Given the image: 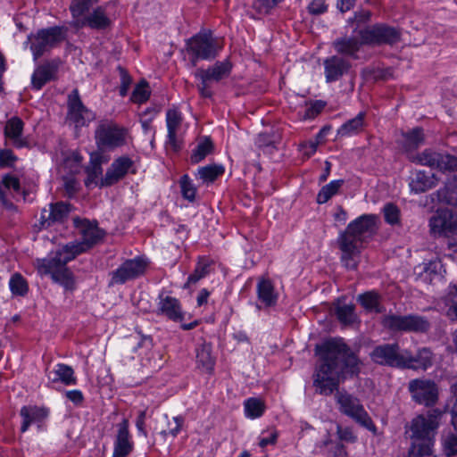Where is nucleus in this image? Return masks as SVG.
<instances>
[{"mask_svg":"<svg viewBox=\"0 0 457 457\" xmlns=\"http://www.w3.org/2000/svg\"><path fill=\"white\" fill-rule=\"evenodd\" d=\"M320 361L313 373V386L317 394L330 395L335 391L339 411L351 418L360 426L376 434L377 427L370 414L356 396L338 391L339 384L346 374L357 376L361 361L343 338H331L316 346Z\"/></svg>","mask_w":457,"mask_h":457,"instance_id":"obj_1","label":"nucleus"},{"mask_svg":"<svg viewBox=\"0 0 457 457\" xmlns=\"http://www.w3.org/2000/svg\"><path fill=\"white\" fill-rule=\"evenodd\" d=\"M441 411L430 410L425 414L418 415L411 425V447L408 457L431 456L434 453L435 436L439 427Z\"/></svg>","mask_w":457,"mask_h":457,"instance_id":"obj_2","label":"nucleus"},{"mask_svg":"<svg viewBox=\"0 0 457 457\" xmlns=\"http://www.w3.org/2000/svg\"><path fill=\"white\" fill-rule=\"evenodd\" d=\"M221 49L222 45L211 32H199L186 40V51L193 67L200 60L215 59Z\"/></svg>","mask_w":457,"mask_h":457,"instance_id":"obj_3","label":"nucleus"},{"mask_svg":"<svg viewBox=\"0 0 457 457\" xmlns=\"http://www.w3.org/2000/svg\"><path fill=\"white\" fill-rule=\"evenodd\" d=\"M129 129L112 120H101L95 131L98 150L112 151L128 144Z\"/></svg>","mask_w":457,"mask_h":457,"instance_id":"obj_4","label":"nucleus"},{"mask_svg":"<svg viewBox=\"0 0 457 457\" xmlns=\"http://www.w3.org/2000/svg\"><path fill=\"white\" fill-rule=\"evenodd\" d=\"M73 225L81 240L69 244L74 249L75 253L79 255L92 248L104 237V232L98 228L96 220L90 221L87 219L75 217L73 218Z\"/></svg>","mask_w":457,"mask_h":457,"instance_id":"obj_5","label":"nucleus"},{"mask_svg":"<svg viewBox=\"0 0 457 457\" xmlns=\"http://www.w3.org/2000/svg\"><path fill=\"white\" fill-rule=\"evenodd\" d=\"M382 325L393 332L427 333L430 329L428 319L418 314H387L383 317Z\"/></svg>","mask_w":457,"mask_h":457,"instance_id":"obj_6","label":"nucleus"},{"mask_svg":"<svg viewBox=\"0 0 457 457\" xmlns=\"http://www.w3.org/2000/svg\"><path fill=\"white\" fill-rule=\"evenodd\" d=\"M232 71V63L228 60L216 62L212 66L207 69H198L195 72V77L200 79L197 89L202 97L211 98L212 92L211 90L212 82H219L228 78Z\"/></svg>","mask_w":457,"mask_h":457,"instance_id":"obj_7","label":"nucleus"},{"mask_svg":"<svg viewBox=\"0 0 457 457\" xmlns=\"http://www.w3.org/2000/svg\"><path fill=\"white\" fill-rule=\"evenodd\" d=\"M358 35L366 45H395L401 40L400 29L385 23L368 26L359 30Z\"/></svg>","mask_w":457,"mask_h":457,"instance_id":"obj_8","label":"nucleus"},{"mask_svg":"<svg viewBox=\"0 0 457 457\" xmlns=\"http://www.w3.org/2000/svg\"><path fill=\"white\" fill-rule=\"evenodd\" d=\"M78 255L71 245L67 244L56 252L51 253L46 258L37 259L35 266L40 275H50L67 268V263Z\"/></svg>","mask_w":457,"mask_h":457,"instance_id":"obj_9","label":"nucleus"},{"mask_svg":"<svg viewBox=\"0 0 457 457\" xmlns=\"http://www.w3.org/2000/svg\"><path fill=\"white\" fill-rule=\"evenodd\" d=\"M363 243L360 237H356L347 228L340 233L337 244L342 252L341 260L345 266L348 269L355 270L357 268V262L355 258L360 254L363 247Z\"/></svg>","mask_w":457,"mask_h":457,"instance_id":"obj_10","label":"nucleus"},{"mask_svg":"<svg viewBox=\"0 0 457 457\" xmlns=\"http://www.w3.org/2000/svg\"><path fill=\"white\" fill-rule=\"evenodd\" d=\"M63 39L64 29L61 27L54 26L38 30L30 46L34 59H38Z\"/></svg>","mask_w":457,"mask_h":457,"instance_id":"obj_11","label":"nucleus"},{"mask_svg":"<svg viewBox=\"0 0 457 457\" xmlns=\"http://www.w3.org/2000/svg\"><path fill=\"white\" fill-rule=\"evenodd\" d=\"M411 162L438 169L441 171L457 170V157L448 154H442L425 149L422 153L410 157Z\"/></svg>","mask_w":457,"mask_h":457,"instance_id":"obj_12","label":"nucleus"},{"mask_svg":"<svg viewBox=\"0 0 457 457\" xmlns=\"http://www.w3.org/2000/svg\"><path fill=\"white\" fill-rule=\"evenodd\" d=\"M148 262L142 257L128 259L111 273V284L122 285L145 273Z\"/></svg>","mask_w":457,"mask_h":457,"instance_id":"obj_13","label":"nucleus"},{"mask_svg":"<svg viewBox=\"0 0 457 457\" xmlns=\"http://www.w3.org/2000/svg\"><path fill=\"white\" fill-rule=\"evenodd\" d=\"M408 389L413 401L419 404L430 407L438 400L437 386L430 379H412L409 382Z\"/></svg>","mask_w":457,"mask_h":457,"instance_id":"obj_14","label":"nucleus"},{"mask_svg":"<svg viewBox=\"0 0 457 457\" xmlns=\"http://www.w3.org/2000/svg\"><path fill=\"white\" fill-rule=\"evenodd\" d=\"M371 360L379 365L403 369V350L397 343L383 344L376 346L370 353Z\"/></svg>","mask_w":457,"mask_h":457,"instance_id":"obj_15","label":"nucleus"},{"mask_svg":"<svg viewBox=\"0 0 457 457\" xmlns=\"http://www.w3.org/2000/svg\"><path fill=\"white\" fill-rule=\"evenodd\" d=\"M430 230L441 237L457 235V212L449 209L438 211L429 220Z\"/></svg>","mask_w":457,"mask_h":457,"instance_id":"obj_16","label":"nucleus"},{"mask_svg":"<svg viewBox=\"0 0 457 457\" xmlns=\"http://www.w3.org/2000/svg\"><path fill=\"white\" fill-rule=\"evenodd\" d=\"M72 206L69 203L56 202L49 204L48 209H43L40 216V223L47 228L55 224H63L69 218Z\"/></svg>","mask_w":457,"mask_h":457,"instance_id":"obj_17","label":"nucleus"},{"mask_svg":"<svg viewBox=\"0 0 457 457\" xmlns=\"http://www.w3.org/2000/svg\"><path fill=\"white\" fill-rule=\"evenodd\" d=\"M158 300L155 311L158 316L165 317L174 322H180L184 320L185 313L179 299L161 292Z\"/></svg>","mask_w":457,"mask_h":457,"instance_id":"obj_18","label":"nucleus"},{"mask_svg":"<svg viewBox=\"0 0 457 457\" xmlns=\"http://www.w3.org/2000/svg\"><path fill=\"white\" fill-rule=\"evenodd\" d=\"M69 120L76 126H85L93 119L91 112L83 104L78 89H74L68 96V114Z\"/></svg>","mask_w":457,"mask_h":457,"instance_id":"obj_19","label":"nucleus"},{"mask_svg":"<svg viewBox=\"0 0 457 457\" xmlns=\"http://www.w3.org/2000/svg\"><path fill=\"white\" fill-rule=\"evenodd\" d=\"M134 162L129 156L123 155L115 159L102 178L100 187H111L121 180L133 167Z\"/></svg>","mask_w":457,"mask_h":457,"instance_id":"obj_20","label":"nucleus"},{"mask_svg":"<svg viewBox=\"0 0 457 457\" xmlns=\"http://www.w3.org/2000/svg\"><path fill=\"white\" fill-rule=\"evenodd\" d=\"M325 79L328 83L339 80L352 68L351 62L340 55H332L323 62Z\"/></svg>","mask_w":457,"mask_h":457,"instance_id":"obj_21","label":"nucleus"},{"mask_svg":"<svg viewBox=\"0 0 457 457\" xmlns=\"http://www.w3.org/2000/svg\"><path fill=\"white\" fill-rule=\"evenodd\" d=\"M129 427V423L127 419H123L117 425V435L114 441L112 457H128L132 453L134 443L131 440Z\"/></svg>","mask_w":457,"mask_h":457,"instance_id":"obj_22","label":"nucleus"},{"mask_svg":"<svg viewBox=\"0 0 457 457\" xmlns=\"http://www.w3.org/2000/svg\"><path fill=\"white\" fill-rule=\"evenodd\" d=\"M433 358L434 354L428 347L420 348L415 355L408 350H403V369L426 370L433 365Z\"/></svg>","mask_w":457,"mask_h":457,"instance_id":"obj_23","label":"nucleus"},{"mask_svg":"<svg viewBox=\"0 0 457 457\" xmlns=\"http://www.w3.org/2000/svg\"><path fill=\"white\" fill-rule=\"evenodd\" d=\"M376 216L372 214H363L354 220L351 221L346 228L366 242L371 237L377 230Z\"/></svg>","mask_w":457,"mask_h":457,"instance_id":"obj_24","label":"nucleus"},{"mask_svg":"<svg viewBox=\"0 0 457 457\" xmlns=\"http://www.w3.org/2000/svg\"><path fill=\"white\" fill-rule=\"evenodd\" d=\"M24 122L18 117H12L6 121L4 126L5 145L7 140L15 148H23L29 146V141L22 137Z\"/></svg>","mask_w":457,"mask_h":457,"instance_id":"obj_25","label":"nucleus"},{"mask_svg":"<svg viewBox=\"0 0 457 457\" xmlns=\"http://www.w3.org/2000/svg\"><path fill=\"white\" fill-rule=\"evenodd\" d=\"M58 69L59 63L56 61H51L38 66L31 77L33 88L40 90L46 83L55 80Z\"/></svg>","mask_w":457,"mask_h":457,"instance_id":"obj_26","label":"nucleus"},{"mask_svg":"<svg viewBox=\"0 0 457 457\" xmlns=\"http://www.w3.org/2000/svg\"><path fill=\"white\" fill-rule=\"evenodd\" d=\"M73 25L78 29L87 26L93 29L103 30L111 25V20L107 17L104 9L99 6L82 19L75 21Z\"/></svg>","mask_w":457,"mask_h":457,"instance_id":"obj_27","label":"nucleus"},{"mask_svg":"<svg viewBox=\"0 0 457 457\" xmlns=\"http://www.w3.org/2000/svg\"><path fill=\"white\" fill-rule=\"evenodd\" d=\"M48 410L37 405H25L21 407L20 415L22 419L21 432H26L33 423H41L48 416Z\"/></svg>","mask_w":457,"mask_h":457,"instance_id":"obj_28","label":"nucleus"},{"mask_svg":"<svg viewBox=\"0 0 457 457\" xmlns=\"http://www.w3.org/2000/svg\"><path fill=\"white\" fill-rule=\"evenodd\" d=\"M362 45H365L362 43V39H358L355 37H343L333 42V47L338 54L353 59L358 58L357 54Z\"/></svg>","mask_w":457,"mask_h":457,"instance_id":"obj_29","label":"nucleus"},{"mask_svg":"<svg viewBox=\"0 0 457 457\" xmlns=\"http://www.w3.org/2000/svg\"><path fill=\"white\" fill-rule=\"evenodd\" d=\"M46 375L52 383L62 382L65 386H72L77 383L73 369L63 363L57 364L53 370H49V369L46 368Z\"/></svg>","mask_w":457,"mask_h":457,"instance_id":"obj_30","label":"nucleus"},{"mask_svg":"<svg viewBox=\"0 0 457 457\" xmlns=\"http://www.w3.org/2000/svg\"><path fill=\"white\" fill-rule=\"evenodd\" d=\"M425 140L423 129L420 127L402 132L401 139L398 140L399 145L406 153H411L419 148Z\"/></svg>","mask_w":457,"mask_h":457,"instance_id":"obj_31","label":"nucleus"},{"mask_svg":"<svg viewBox=\"0 0 457 457\" xmlns=\"http://www.w3.org/2000/svg\"><path fill=\"white\" fill-rule=\"evenodd\" d=\"M166 123L168 129V143L174 151L179 149L177 139V133L182 123V115L177 109H169L166 113Z\"/></svg>","mask_w":457,"mask_h":457,"instance_id":"obj_32","label":"nucleus"},{"mask_svg":"<svg viewBox=\"0 0 457 457\" xmlns=\"http://www.w3.org/2000/svg\"><path fill=\"white\" fill-rule=\"evenodd\" d=\"M11 189L15 193H19L21 191L20 179L12 174H5L0 181V202L7 210H12L15 208L14 204L7 195V190Z\"/></svg>","mask_w":457,"mask_h":457,"instance_id":"obj_33","label":"nucleus"},{"mask_svg":"<svg viewBox=\"0 0 457 457\" xmlns=\"http://www.w3.org/2000/svg\"><path fill=\"white\" fill-rule=\"evenodd\" d=\"M258 300L265 306L271 307L276 305L278 294L275 292L274 286L270 279H261L256 287Z\"/></svg>","mask_w":457,"mask_h":457,"instance_id":"obj_34","label":"nucleus"},{"mask_svg":"<svg viewBox=\"0 0 457 457\" xmlns=\"http://www.w3.org/2000/svg\"><path fill=\"white\" fill-rule=\"evenodd\" d=\"M436 195L439 202L457 206V174L449 177L445 187L440 188Z\"/></svg>","mask_w":457,"mask_h":457,"instance_id":"obj_35","label":"nucleus"},{"mask_svg":"<svg viewBox=\"0 0 457 457\" xmlns=\"http://www.w3.org/2000/svg\"><path fill=\"white\" fill-rule=\"evenodd\" d=\"M365 117L364 112H359L354 118L345 122L337 129V136L341 137H352L361 133L365 128Z\"/></svg>","mask_w":457,"mask_h":457,"instance_id":"obj_36","label":"nucleus"},{"mask_svg":"<svg viewBox=\"0 0 457 457\" xmlns=\"http://www.w3.org/2000/svg\"><path fill=\"white\" fill-rule=\"evenodd\" d=\"M439 179L435 174H427L425 171H417L411 179L410 187L415 193H422L435 187Z\"/></svg>","mask_w":457,"mask_h":457,"instance_id":"obj_37","label":"nucleus"},{"mask_svg":"<svg viewBox=\"0 0 457 457\" xmlns=\"http://www.w3.org/2000/svg\"><path fill=\"white\" fill-rule=\"evenodd\" d=\"M335 314L338 321L344 326H351L359 322L353 303L347 304L338 300L335 307Z\"/></svg>","mask_w":457,"mask_h":457,"instance_id":"obj_38","label":"nucleus"},{"mask_svg":"<svg viewBox=\"0 0 457 457\" xmlns=\"http://www.w3.org/2000/svg\"><path fill=\"white\" fill-rule=\"evenodd\" d=\"M196 362L206 372H212L214 367V359L212 356V346L202 344L196 348Z\"/></svg>","mask_w":457,"mask_h":457,"instance_id":"obj_39","label":"nucleus"},{"mask_svg":"<svg viewBox=\"0 0 457 457\" xmlns=\"http://www.w3.org/2000/svg\"><path fill=\"white\" fill-rule=\"evenodd\" d=\"M54 282L61 285L66 290L72 291L75 289V278L71 270L67 267L54 273L50 274Z\"/></svg>","mask_w":457,"mask_h":457,"instance_id":"obj_40","label":"nucleus"},{"mask_svg":"<svg viewBox=\"0 0 457 457\" xmlns=\"http://www.w3.org/2000/svg\"><path fill=\"white\" fill-rule=\"evenodd\" d=\"M225 169L220 164H210L199 168L198 175L204 183H212L219 177L223 175Z\"/></svg>","mask_w":457,"mask_h":457,"instance_id":"obj_41","label":"nucleus"},{"mask_svg":"<svg viewBox=\"0 0 457 457\" xmlns=\"http://www.w3.org/2000/svg\"><path fill=\"white\" fill-rule=\"evenodd\" d=\"M360 303L364 309L370 312L379 313L382 312L380 308V295L375 291L366 292L358 297Z\"/></svg>","mask_w":457,"mask_h":457,"instance_id":"obj_42","label":"nucleus"},{"mask_svg":"<svg viewBox=\"0 0 457 457\" xmlns=\"http://www.w3.org/2000/svg\"><path fill=\"white\" fill-rule=\"evenodd\" d=\"M344 183L345 181L343 179H337L322 187L317 195L318 204H321L327 203L330 198L338 193Z\"/></svg>","mask_w":457,"mask_h":457,"instance_id":"obj_43","label":"nucleus"},{"mask_svg":"<svg viewBox=\"0 0 457 457\" xmlns=\"http://www.w3.org/2000/svg\"><path fill=\"white\" fill-rule=\"evenodd\" d=\"M245 412L248 418L256 419L261 417L265 411L264 403L258 398L251 397L245 402Z\"/></svg>","mask_w":457,"mask_h":457,"instance_id":"obj_44","label":"nucleus"},{"mask_svg":"<svg viewBox=\"0 0 457 457\" xmlns=\"http://www.w3.org/2000/svg\"><path fill=\"white\" fill-rule=\"evenodd\" d=\"M213 151V144L210 138L200 142L193 151L190 161L192 163H198Z\"/></svg>","mask_w":457,"mask_h":457,"instance_id":"obj_45","label":"nucleus"},{"mask_svg":"<svg viewBox=\"0 0 457 457\" xmlns=\"http://www.w3.org/2000/svg\"><path fill=\"white\" fill-rule=\"evenodd\" d=\"M209 262L205 259L201 258L193 273L188 276L184 287H189L191 285L195 284L200 279L204 278L209 273Z\"/></svg>","mask_w":457,"mask_h":457,"instance_id":"obj_46","label":"nucleus"},{"mask_svg":"<svg viewBox=\"0 0 457 457\" xmlns=\"http://www.w3.org/2000/svg\"><path fill=\"white\" fill-rule=\"evenodd\" d=\"M9 287L11 292L15 295L24 296L29 291L27 280L18 272L12 275L9 281Z\"/></svg>","mask_w":457,"mask_h":457,"instance_id":"obj_47","label":"nucleus"},{"mask_svg":"<svg viewBox=\"0 0 457 457\" xmlns=\"http://www.w3.org/2000/svg\"><path fill=\"white\" fill-rule=\"evenodd\" d=\"M93 4L94 3L90 0H72L70 11L72 17L77 21L78 19H82Z\"/></svg>","mask_w":457,"mask_h":457,"instance_id":"obj_48","label":"nucleus"},{"mask_svg":"<svg viewBox=\"0 0 457 457\" xmlns=\"http://www.w3.org/2000/svg\"><path fill=\"white\" fill-rule=\"evenodd\" d=\"M150 90L148 83L145 80L140 81L134 88L131 95V101L136 104H142L148 100Z\"/></svg>","mask_w":457,"mask_h":457,"instance_id":"obj_49","label":"nucleus"},{"mask_svg":"<svg viewBox=\"0 0 457 457\" xmlns=\"http://www.w3.org/2000/svg\"><path fill=\"white\" fill-rule=\"evenodd\" d=\"M443 451L447 457L457 455V432H449L443 438Z\"/></svg>","mask_w":457,"mask_h":457,"instance_id":"obj_50","label":"nucleus"},{"mask_svg":"<svg viewBox=\"0 0 457 457\" xmlns=\"http://www.w3.org/2000/svg\"><path fill=\"white\" fill-rule=\"evenodd\" d=\"M328 130V129H327L326 128H324L318 133L315 140L304 141L300 144V149L303 151V154L305 155L310 157L317 151L320 140L323 137V136L327 133Z\"/></svg>","mask_w":457,"mask_h":457,"instance_id":"obj_51","label":"nucleus"},{"mask_svg":"<svg viewBox=\"0 0 457 457\" xmlns=\"http://www.w3.org/2000/svg\"><path fill=\"white\" fill-rule=\"evenodd\" d=\"M181 193L184 198L193 202L195 198L196 188L187 175H183L179 181Z\"/></svg>","mask_w":457,"mask_h":457,"instance_id":"obj_52","label":"nucleus"},{"mask_svg":"<svg viewBox=\"0 0 457 457\" xmlns=\"http://www.w3.org/2000/svg\"><path fill=\"white\" fill-rule=\"evenodd\" d=\"M384 218L386 223L397 225L400 223V210L394 204H386L383 209Z\"/></svg>","mask_w":457,"mask_h":457,"instance_id":"obj_53","label":"nucleus"},{"mask_svg":"<svg viewBox=\"0 0 457 457\" xmlns=\"http://www.w3.org/2000/svg\"><path fill=\"white\" fill-rule=\"evenodd\" d=\"M117 71H119L120 77V86L119 87V92L120 96L124 97L127 96L128 91L130 87V85L132 83V78L129 74L128 71L120 65L117 67Z\"/></svg>","mask_w":457,"mask_h":457,"instance_id":"obj_54","label":"nucleus"},{"mask_svg":"<svg viewBox=\"0 0 457 457\" xmlns=\"http://www.w3.org/2000/svg\"><path fill=\"white\" fill-rule=\"evenodd\" d=\"M17 160V156L11 149H0V169L13 167Z\"/></svg>","mask_w":457,"mask_h":457,"instance_id":"obj_55","label":"nucleus"},{"mask_svg":"<svg viewBox=\"0 0 457 457\" xmlns=\"http://www.w3.org/2000/svg\"><path fill=\"white\" fill-rule=\"evenodd\" d=\"M337 433L341 441L354 443L357 440V436L350 428H342L341 426H337Z\"/></svg>","mask_w":457,"mask_h":457,"instance_id":"obj_56","label":"nucleus"},{"mask_svg":"<svg viewBox=\"0 0 457 457\" xmlns=\"http://www.w3.org/2000/svg\"><path fill=\"white\" fill-rule=\"evenodd\" d=\"M328 9L324 0H313L308 6L311 14L319 15L324 13Z\"/></svg>","mask_w":457,"mask_h":457,"instance_id":"obj_57","label":"nucleus"},{"mask_svg":"<svg viewBox=\"0 0 457 457\" xmlns=\"http://www.w3.org/2000/svg\"><path fill=\"white\" fill-rule=\"evenodd\" d=\"M63 186L69 197H72L79 189V183L74 178H65Z\"/></svg>","mask_w":457,"mask_h":457,"instance_id":"obj_58","label":"nucleus"},{"mask_svg":"<svg viewBox=\"0 0 457 457\" xmlns=\"http://www.w3.org/2000/svg\"><path fill=\"white\" fill-rule=\"evenodd\" d=\"M86 172L87 174V179L90 182H93L96 179H97L103 172L102 166L94 165L89 163L86 168Z\"/></svg>","mask_w":457,"mask_h":457,"instance_id":"obj_59","label":"nucleus"},{"mask_svg":"<svg viewBox=\"0 0 457 457\" xmlns=\"http://www.w3.org/2000/svg\"><path fill=\"white\" fill-rule=\"evenodd\" d=\"M173 421L175 423L173 428H170L168 431L164 430L162 432L164 436L170 435L175 437L179 433L184 423V419L181 416H178L173 418Z\"/></svg>","mask_w":457,"mask_h":457,"instance_id":"obj_60","label":"nucleus"},{"mask_svg":"<svg viewBox=\"0 0 457 457\" xmlns=\"http://www.w3.org/2000/svg\"><path fill=\"white\" fill-rule=\"evenodd\" d=\"M66 397L75 403L76 405H81L84 402V395L79 390H71L65 393Z\"/></svg>","mask_w":457,"mask_h":457,"instance_id":"obj_61","label":"nucleus"},{"mask_svg":"<svg viewBox=\"0 0 457 457\" xmlns=\"http://www.w3.org/2000/svg\"><path fill=\"white\" fill-rule=\"evenodd\" d=\"M145 418H146V411L145 410L140 411L137 415V421H136L137 428L144 436H146Z\"/></svg>","mask_w":457,"mask_h":457,"instance_id":"obj_62","label":"nucleus"},{"mask_svg":"<svg viewBox=\"0 0 457 457\" xmlns=\"http://www.w3.org/2000/svg\"><path fill=\"white\" fill-rule=\"evenodd\" d=\"M107 162L108 159L103 154V153L96 152L91 154L89 163L102 166L103 163Z\"/></svg>","mask_w":457,"mask_h":457,"instance_id":"obj_63","label":"nucleus"},{"mask_svg":"<svg viewBox=\"0 0 457 457\" xmlns=\"http://www.w3.org/2000/svg\"><path fill=\"white\" fill-rule=\"evenodd\" d=\"M334 457H346L347 453L343 444L337 443L332 450Z\"/></svg>","mask_w":457,"mask_h":457,"instance_id":"obj_64","label":"nucleus"}]
</instances>
